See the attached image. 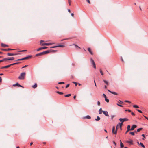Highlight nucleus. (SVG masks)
Masks as SVG:
<instances>
[{
    "label": "nucleus",
    "mask_w": 148,
    "mask_h": 148,
    "mask_svg": "<svg viewBox=\"0 0 148 148\" xmlns=\"http://www.w3.org/2000/svg\"><path fill=\"white\" fill-rule=\"evenodd\" d=\"M18 63H18V62H16V63H13V64H11V66H12L14 65L17 64Z\"/></svg>",
    "instance_id": "obj_37"
},
{
    "label": "nucleus",
    "mask_w": 148,
    "mask_h": 148,
    "mask_svg": "<svg viewBox=\"0 0 148 148\" xmlns=\"http://www.w3.org/2000/svg\"><path fill=\"white\" fill-rule=\"evenodd\" d=\"M14 49H10V48H8V49H3V50L5 51H8L10 50H14Z\"/></svg>",
    "instance_id": "obj_15"
},
{
    "label": "nucleus",
    "mask_w": 148,
    "mask_h": 148,
    "mask_svg": "<svg viewBox=\"0 0 148 148\" xmlns=\"http://www.w3.org/2000/svg\"><path fill=\"white\" fill-rule=\"evenodd\" d=\"M43 42H44V41H43L42 40H41L40 42V44L41 45H42V44H43V43H42Z\"/></svg>",
    "instance_id": "obj_47"
},
{
    "label": "nucleus",
    "mask_w": 148,
    "mask_h": 148,
    "mask_svg": "<svg viewBox=\"0 0 148 148\" xmlns=\"http://www.w3.org/2000/svg\"><path fill=\"white\" fill-rule=\"evenodd\" d=\"M68 11L69 12H70L71 11L70 9H68Z\"/></svg>",
    "instance_id": "obj_64"
},
{
    "label": "nucleus",
    "mask_w": 148,
    "mask_h": 148,
    "mask_svg": "<svg viewBox=\"0 0 148 148\" xmlns=\"http://www.w3.org/2000/svg\"><path fill=\"white\" fill-rule=\"evenodd\" d=\"M37 84L36 83H35L34 85L32 86V87L34 88H35L37 87Z\"/></svg>",
    "instance_id": "obj_24"
},
{
    "label": "nucleus",
    "mask_w": 148,
    "mask_h": 148,
    "mask_svg": "<svg viewBox=\"0 0 148 148\" xmlns=\"http://www.w3.org/2000/svg\"><path fill=\"white\" fill-rule=\"evenodd\" d=\"M136 110H137V111H138L139 112H140V113H142V111L140 110H139V109H136Z\"/></svg>",
    "instance_id": "obj_42"
},
{
    "label": "nucleus",
    "mask_w": 148,
    "mask_h": 148,
    "mask_svg": "<svg viewBox=\"0 0 148 148\" xmlns=\"http://www.w3.org/2000/svg\"><path fill=\"white\" fill-rule=\"evenodd\" d=\"M125 102L128 103H130L131 102L130 101H129L127 100H125L124 101Z\"/></svg>",
    "instance_id": "obj_45"
},
{
    "label": "nucleus",
    "mask_w": 148,
    "mask_h": 148,
    "mask_svg": "<svg viewBox=\"0 0 148 148\" xmlns=\"http://www.w3.org/2000/svg\"><path fill=\"white\" fill-rule=\"evenodd\" d=\"M73 83L74 84H75V85L76 86H77V82H73Z\"/></svg>",
    "instance_id": "obj_46"
},
{
    "label": "nucleus",
    "mask_w": 148,
    "mask_h": 148,
    "mask_svg": "<svg viewBox=\"0 0 148 148\" xmlns=\"http://www.w3.org/2000/svg\"><path fill=\"white\" fill-rule=\"evenodd\" d=\"M115 127L113 126L112 127V132L113 134H116L117 133L116 130H115Z\"/></svg>",
    "instance_id": "obj_6"
},
{
    "label": "nucleus",
    "mask_w": 148,
    "mask_h": 148,
    "mask_svg": "<svg viewBox=\"0 0 148 148\" xmlns=\"http://www.w3.org/2000/svg\"><path fill=\"white\" fill-rule=\"evenodd\" d=\"M2 60H3V62H5L6 61H7V58H3L2 59Z\"/></svg>",
    "instance_id": "obj_30"
},
{
    "label": "nucleus",
    "mask_w": 148,
    "mask_h": 148,
    "mask_svg": "<svg viewBox=\"0 0 148 148\" xmlns=\"http://www.w3.org/2000/svg\"><path fill=\"white\" fill-rule=\"evenodd\" d=\"M113 143L114 144L115 146H116V143H115V142L114 141H113Z\"/></svg>",
    "instance_id": "obj_44"
},
{
    "label": "nucleus",
    "mask_w": 148,
    "mask_h": 148,
    "mask_svg": "<svg viewBox=\"0 0 148 148\" xmlns=\"http://www.w3.org/2000/svg\"><path fill=\"white\" fill-rule=\"evenodd\" d=\"M103 82H104V83L107 85H108V81H107L106 80H103Z\"/></svg>",
    "instance_id": "obj_28"
},
{
    "label": "nucleus",
    "mask_w": 148,
    "mask_h": 148,
    "mask_svg": "<svg viewBox=\"0 0 148 148\" xmlns=\"http://www.w3.org/2000/svg\"><path fill=\"white\" fill-rule=\"evenodd\" d=\"M133 107L135 108H138L139 107L137 105H135L133 106Z\"/></svg>",
    "instance_id": "obj_31"
},
{
    "label": "nucleus",
    "mask_w": 148,
    "mask_h": 148,
    "mask_svg": "<svg viewBox=\"0 0 148 148\" xmlns=\"http://www.w3.org/2000/svg\"><path fill=\"white\" fill-rule=\"evenodd\" d=\"M2 79L1 77H0V82L2 81Z\"/></svg>",
    "instance_id": "obj_59"
},
{
    "label": "nucleus",
    "mask_w": 148,
    "mask_h": 148,
    "mask_svg": "<svg viewBox=\"0 0 148 148\" xmlns=\"http://www.w3.org/2000/svg\"><path fill=\"white\" fill-rule=\"evenodd\" d=\"M119 120L122 123L123 122H124L128 120V119L126 118L123 119L121 118L119 119Z\"/></svg>",
    "instance_id": "obj_5"
},
{
    "label": "nucleus",
    "mask_w": 148,
    "mask_h": 148,
    "mask_svg": "<svg viewBox=\"0 0 148 148\" xmlns=\"http://www.w3.org/2000/svg\"><path fill=\"white\" fill-rule=\"evenodd\" d=\"M124 145L123 144L121 143H120V147L121 148H123L124 147Z\"/></svg>",
    "instance_id": "obj_32"
},
{
    "label": "nucleus",
    "mask_w": 148,
    "mask_h": 148,
    "mask_svg": "<svg viewBox=\"0 0 148 148\" xmlns=\"http://www.w3.org/2000/svg\"><path fill=\"white\" fill-rule=\"evenodd\" d=\"M51 43H44L42 44V45L44 46V45H51Z\"/></svg>",
    "instance_id": "obj_20"
},
{
    "label": "nucleus",
    "mask_w": 148,
    "mask_h": 148,
    "mask_svg": "<svg viewBox=\"0 0 148 148\" xmlns=\"http://www.w3.org/2000/svg\"><path fill=\"white\" fill-rule=\"evenodd\" d=\"M130 134L133 136H134L135 135L134 132H131L130 133Z\"/></svg>",
    "instance_id": "obj_34"
},
{
    "label": "nucleus",
    "mask_w": 148,
    "mask_h": 148,
    "mask_svg": "<svg viewBox=\"0 0 148 148\" xmlns=\"http://www.w3.org/2000/svg\"><path fill=\"white\" fill-rule=\"evenodd\" d=\"M104 88L105 89H106L107 88V86L106 85H105L104 86Z\"/></svg>",
    "instance_id": "obj_58"
},
{
    "label": "nucleus",
    "mask_w": 148,
    "mask_h": 148,
    "mask_svg": "<svg viewBox=\"0 0 148 148\" xmlns=\"http://www.w3.org/2000/svg\"><path fill=\"white\" fill-rule=\"evenodd\" d=\"M64 84V82H59L58 83V84Z\"/></svg>",
    "instance_id": "obj_41"
},
{
    "label": "nucleus",
    "mask_w": 148,
    "mask_h": 148,
    "mask_svg": "<svg viewBox=\"0 0 148 148\" xmlns=\"http://www.w3.org/2000/svg\"><path fill=\"white\" fill-rule=\"evenodd\" d=\"M117 104L119 106L121 107H123V106L119 104L118 103H117Z\"/></svg>",
    "instance_id": "obj_51"
},
{
    "label": "nucleus",
    "mask_w": 148,
    "mask_h": 148,
    "mask_svg": "<svg viewBox=\"0 0 148 148\" xmlns=\"http://www.w3.org/2000/svg\"><path fill=\"white\" fill-rule=\"evenodd\" d=\"M100 119V118L99 117L97 116V118L95 119L96 121H99Z\"/></svg>",
    "instance_id": "obj_29"
},
{
    "label": "nucleus",
    "mask_w": 148,
    "mask_h": 148,
    "mask_svg": "<svg viewBox=\"0 0 148 148\" xmlns=\"http://www.w3.org/2000/svg\"><path fill=\"white\" fill-rule=\"evenodd\" d=\"M88 51H89L91 55H92L93 54V53H92V52L91 51V49H90V48H88Z\"/></svg>",
    "instance_id": "obj_21"
},
{
    "label": "nucleus",
    "mask_w": 148,
    "mask_h": 148,
    "mask_svg": "<svg viewBox=\"0 0 148 148\" xmlns=\"http://www.w3.org/2000/svg\"><path fill=\"white\" fill-rule=\"evenodd\" d=\"M25 75L26 73L25 72H23L20 74V76L18 77V78L20 80H23L25 78Z\"/></svg>",
    "instance_id": "obj_2"
},
{
    "label": "nucleus",
    "mask_w": 148,
    "mask_h": 148,
    "mask_svg": "<svg viewBox=\"0 0 148 148\" xmlns=\"http://www.w3.org/2000/svg\"><path fill=\"white\" fill-rule=\"evenodd\" d=\"M51 51V50H47L45 51H44L43 52H41L40 53H39L37 54L36 55V56H41L42 55H45L46 54H47L49 53L50 51Z\"/></svg>",
    "instance_id": "obj_1"
},
{
    "label": "nucleus",
    "mask_w": 148,
    "mask_h": 148,
    "mask_svg": "<svg viewBox=\"0 0 148 148\" xmlns=\"http://www.w3.org/2000/svg\"><path fill=\"white\" fill-rule=\"evenodd\" d=\"M11 66V64H10L8 65L5 66H3L1 67V69L7 68H8L10 67Z\"/></svg>",
    "instance_id": "obj_14"
},
{
    "label": "nucleus",
    "mask_w": 148,
    "mask_h": 148,
    "mask_svg": "<svg viewBox=\"0 0 148 148\" xmlns=\"http://www.w3.org/2000/svg\"><path fill=\"white\" fill-rule=\"evenodd\" d=\"M71 95V94H68L64 96L65 97H69V96H70Z\"/></svg>",
    "instance_id": "obj_33"
},
{
    "label": "nucleus",
    "mask_w": 148,
    "mask_h": 148,
    "mask_svg": "<svg viewBox=\"0 0 148 148\" xmlns=\"http://www.w3.org/2000/svg\"><path fill=\"white\" fill-rule=\"evenodd\" d=\"M97 105L98 106H100V103L99 101H97Z\"/></svg>",
    "instance_id": "obj_48"
},
{
    "label": "nucleus",
    "mask_w": 148,
    "mask_h": 148,
    "mask_svg": "<svg viewBox=\"0 0 148 148\" xmlns=\"http://www.w3.org/2000/svg\"><path fill=\"white\" fill-rule=\"evenodd\" d=\"M130 125H128L127 126V130H128V131H130L131 130H130Z\"/></svg>",
    "instance_id": "obj_25"
},
{
    "label": "nucleus",
    "mask_w": 148,
    "mask_h": 148,
    "mask_svg": "<svg viewBox=\"0 0 148 148\" xmlns=\"http://www.w3.org/2000/svg\"><path fill=\"white\" fill-rule=\"evenodd\" d=\"M47 47H41L38 48V49H37V51H39L42 49H47Z\"/></svg>",
    "instance_id": "obj_8"
},
{
    "label": "nucleus",
    "mask_w": 148,
    "mask_h": 148,
    "mask_svg": "<svg viewBox=\"0 0 148 148\" xmlns=\"http://www.w3.org/2000/svg\"><path fill=\"white\" fill-rule=\"evenodd\" d=\"M118 126H119V125H116V131L117 130V129H118Z\"/></svg>",
    "instance_id": "obj_54"
},
{
    "label": "nucleus",
    "mask_w": 148,
    "mask_h": 148,
    "mask_svg": "<svg viewBox=\"0 0 148 148\" xmlns=\"http://www.w3.org/2000/svg\"><path fill=\"white\" fill-rule=\"evenodd\" d=\"M91 117L89 115L86 116H85L84 117V119L86 118V119H91Z\"/></svg>",
    "instance_id": "obj_22"
},
{
    "label": "nucleus",
    "mask_w": 148,
    "mask_h": 148,
    "mask_svg": "<svg viewBox=\"0 0 148 148\" xmlns=\"http://www.w3.org/2000/svg\"><path fill=\"white\" fill-rule=\"evenodd\" d=\"M100 73L101 74V75H103V71H102V70L101 69L100 70Z\"/></svg>",
    "instance_id": "obj_40"
},
{
    "label": "nucleus",
    "mask_w": 148,
    "mask_h": 148,
    "mask_svg": "<svg viewBox=\"0 0 148 148\" xmlns=\"http://www.w3.org/2000/svg\"><path fill=\"white\" fill-rule=\"evenodd\" d=\"M87 0V1L89 3V4H90V0Z\"/></svg>",
    "instance_id": "obj_57"
},
{
    "label": "nucleus",
    "mask_w": 148,
    "mask_h": 148,
    "mask_svg": "<svg viewBox=\"0 0 148 148\" xmlns=\"http://www.w3.org/2000/svg\"><path fill=\"white\" fill-rule=\"evenodd\" d=\"M69 84H67L66 86V88H67L68 87H69Z\"/></svg>",
    "instance_id": "obj_50"
},
{
    "label": "nucleus",
    "mask_w": 148,
    "mask_h": 148,
    "mask_svg": "<svg viewBox=\"0 0 148 148\" xmlns=\"http://www.w3.org/2000/svg\"><path fill=\"white\" fill-rule=\"evenodd\" d=\"M69 4L70 5H71V0L69 1Z\"/></svg>",
    "instance_id": "obj_43"
},
{
    "label": "nucleus",
    "mask_w": 148,
    "mask_h": 148,
    "mask_svg": "<svg viewBox=\"0 0 148 148\" xmlns=\"http://www.w3.org/2000/svg\"><path fill=\"white\" fill-rule=\"evenodd\" d=\"M105 100L107 103H108L109 102V100L108 99H107V98H105Z\"/></svg>",
    "instance_id": "obj_38"
},
{
    "label": "nucleus",
    "mask_w": 148,
    "mask_h": 148,
    "mask_svg": "<svg viewBox=\"0 0 148 148\" xmlns=\"http://www.w3.org/2000/svg\"><path fill=\"white\" fill-rule=\"evenodd\" d=\"M123 102L122 101H121L119 100V101H118V103H122Z\"/></svg>",
    "instance_id": "obj_55"
},
{
    "label": "nucleus",
    "mask_w": 148,
    "mask_h": 148,
    "mask_svg": "<svg viewBox=\"0 0 148 148\" xmlns=\"http://www.w3.org/2000/svg\"><path fill=\"white\" fill-rule=\"evenodd\" d=\"M137 127V126L136 125H133L132 127H131V128L130 130H134V129L136 128Z\"/></svg>",
    "instance_id": "obj_11"
},
{
    "label": "nucleus",
    "mask_w": 148,
    "mask_h": 148,
    "mask_svg": "<svg viewBox=\"0 0 148 148\" xmlns=\"http://www.w3.org/2000/svg\"><path fill=\"white\" fill-rule=\"evenodd\" d=\"M74 14L73 13H72L71 14V15L72 16H74Z\"/></svg>",
    "instance_id": "obj_61"
},
{
    "label": "nucleus",
    "mask_w": 148,
    "mask_h": 148,
    "mask_svg": "<svg viewBox=\"0 0 148 148\" xmlns=\"http://www.w3.org/2000/svg\"><path fill=\"white\" fill-rule=\"evenodd\" d=\"M131 114L133 116H134L135 114L134 113H133V112H131Z\"/></svg>",
    "instance_id": "obj_53"
},
{
    "label": "nucleus",
    "mask_w": 148,
    "mask_h": 148,
    "mask_svg": "<svg viewBox=\"0 0 148 148\" xmlns=\"http://www.w3.org/2000/svg\"><path fill=\"white\" fill-rule=\"evenodd\" d=\"M7 58V60H13L14 59V57H8V58Z\"/></svg>",
    "instance_id": "obj_17"
},
{
    "label": "nucleus",
    "mask_w": 148,
    "mask_h": 148,
    "mask_svg": "<svg viewBox=\"0 0 148 148\" xmlns=\"http://www.w3.org/2000/svg\"><path fill=\"white\" fill-rule=\"evenodd\" d=\"M1 47H8V45H6L5 44L3 43H1Z\"/></svg>",
    "instance_id": "obj_18"
},
{
    "label": "nucleus",
    "mask_w": 148,
    "mask_h": 148,
    "mask_svg": "<svg viewBox=\"0 0 148 148\" xmlns=\"http://www.w3.org/2000/svg\"><path fill=\"white\" fill-rule=\"evenodd\" d=\"M56 92L57 93H58L60 95H62L63 94V92H60L59 91H56Z\"/></svg>",
    "instance_id": "obj_27"
},
{
    "label": "nucleus",
    "mask_w": 148,
    "mask_h": 148,
    "mask_svg": "<svg viewBox=\"0 0 148 148\" xmlns=\"http://www.w3.org/2000/svg\"><path fill=\"white\" fill-rule=\"evenodd\" d=\"M32 144H33V143H32V142H31V143H30V145L31 146V145H32Z\"/></svg>",
    "instance_id": "obj_63"
},
{
    "label": "nucleus",
    "mask_w": 148,
    "mask_h": 148,
    "mask_svg": "<svg viewBox=\"0 0 148 148\" xmlns=\"http://www.w3.org/2000/svg\"><path fill=\"white\" fill-rule=\"evenodd\" d=\"M64 47V45H58L56 46H54L53 47H51V48L57 47Z\"/></svg>",
    "instance_id": "obj_12"
},
{
    "label": "nucleus",
    "mask_w": 148,
    "mask_h": 148,
    "mask_svg": "<svg viewBox=\"0 0 148 148\" xmlns=\"http://www.w3.org/2000/svg\"><path fill=\"white\" fill-rule=\"evenodd\" d=\"M75 45V47H78L79 48H80V47H79L77 45Z\"/></svg>",
    "instance_id": "obj_49"
},
{
    "label": "nucleus",
    "mask_w": 148,
    "mask_h": 148,
    "mask_svg": "<svg viewBox=\"0 0 148 148\" xmlns=\"http://www.w3.org/2000/svg\"><path fill=\"white\" fill-rule=\"evenodd\" d=\"M103 95L104 98H106V95L104 94H103Z\"/></svg>",
    "instance_id": "obj_52"
},
{
    "label": "nucleus",
    "mask_w": 148,
    "mask_h": 148,
    "mask_svg": "<svg viewBox=\"0 0 148 148\" xmlns=\"http://www.w3.org/2000/svg\"><path fill=\"white\" fill-rule=\"evenodd\" d=\"M17 86L18 87H22L23 88H24V87L23 86H22L21 85L19 84L18 83H17V82L16 83V84H14L13 85V86Z\"/></svg>",
    "instance_id": "obj_10"
},
{
    "label": "nucleus",
    "mask_w": 148,
    "mask_h": 148,
    "mask_svg": "<svg viewBox=\"0 0 148 148\" xmlns=\"http://www.w3.org/2000/svg\"><path fill=\"white\" fill-rule=\"evenodd\" d=\"M73 98L74 99H75V98H76V96L75 95H74L73 97Z\"/></svg>",
    "instance_id": "obj_62"
},
{
    "label": "nucleus",
    "mask_w": 148,
    "mask_h": 148,
    "mask_svg": "<svg viewBox=\"0 0 148 148\" xmlns=\"http://www.w3.org/2000/svg\"><path fill=\"white\" fill-rule=\"evenodd\" d=\"M90 61L91 62V63L92 64L93 67L95 69H96V66L94 62V60L92 59V58H90Z\"/></svg>",
    "instance_id": "obj_4"
},
{
    "label": "nucleus",
    "mask_w": 148,
    "mask_h": 148,
    "mask_svg": "<svg viewBox=\"0 0 148 148\" xmlns=\"http://www.w3.org/2000/svg\"><path fill=\"white\" fill-rule=\"evenodd\" d=\"M121 130H122V126L123 125V123L121 122V123H119L118 124Z\"/></svg>",
    "instance_id": "obj_16"
},
{
    "label": "nucleus",
    "mask_w": 148,
    "mask_h": 148,
    "mask_svg": "<svg viewBox=\"0 0 148 148\" xmlns=\"http://www.w3.org/2000/svg\"><path fill=\"white\" fill-rule=\"evenodd\" d=\"M126 143L129 144V145H132L133 144V142L132 140H130V141H127Z\"/></svg>",
    "instance_id": "obj_7"
},
{
    "label": "nucleus",
    "mask_w": 148,
    "mask_h": 148,
    "mask_svg": "<svg viewBox=\"0 0 148 148\" xmlns=\"http://www.w3.org/2000/svg\"><path fill=\"white\" fill-rule=\"evenodd\" d=\"M17 55V53H8L7 54V55L8 56H14Z\"/></svg>",
    "instance_id": "obj_13"
},
{
    "label": "nucleus",
    "mask_w": 148,
    "mask_h": 148,
    "mask_svg": "<svg viewBox=\"0 0 148 148\" xmlns=\"http://www.w3.org/2000/svg\"><path fill=\"white\" fill-rule=\"evenodd\" d=\"M142 136L144 138H145V135L144 134H143L142 135Z\"/></svg>",
    "instance_id": "obj_56"
},
{
    "label": "nucleus",
    "mask_w": 148,
    "mask_h": 148,
    "mask_svg": "<svg viewBox=\"0 0 148 148\" xmlns=\"http://www.w3.org/2000/svg\"><path fill=\"white\" fill-rule=\"evenodd\" d=\"M128 111L129 112H131V110H130V109H128Z\"/></svg>",
    "instance_id": "obj_60"
},
{
    "label": "nucleus",
    "mask_w": 148,
    "mask_h": 148,
    "mask_svg": "<svg viewBox=\"0 0 148 148\" xmlns=\"http://www.w3.org/2000/svg\"><path fill=\"white\" fill-rule=\"evenodd\" d=\"M140 145L143 148H145V147L144 145L143 144V143L141 142L140 143Z\"/></svg>",
    "instance_id": "obj_26"
},
{
    "label": "nucleus",
    "mask_w": 148,
    "mask_h": 148,
    "mask_svg": "<svg viewBox=\"0 0 148 148\" xmlns=\"http://www.w3.org/2000/svg\"><path fill=\"white\" fill-rule=\"evenodd\" d=\"M102 112L106 116H109L108 112L107 111H103Z\"/></svg>",
    "instance_id": "obj_9"
},
{
    "label": "nucleus",
    "mask_w": 148,
    "mask_h": 148,
    "mask_svg": "<svg viewBox=\"0 0 148 148\" xmlns=\"http://www.w3.org/2000/svg\"><path fill=\"white\" fill-rule=\"evenodd\" d=\"M108 91L109 92H110V93L112 94H113L114 95H117V93L116 92H112V91H110V90H108Z\"/></svg>",
    "instance_id": "obj_19"
},
{
    "label": "nucleus",
    "mask_w": 148,
    "mask_h": 148,
    "mask_svg": "<svg viewBox=\"0 0 148 148\" xmlns=\"http://www.w3.org/2000/svg\"><path fill=\"white\" fill-rule=\"evenodd\" d=\"M142 128H139L137 130V132H140V130H142Z\"/></svg>",
    "instance_id": "obj_36"
},
{
    "label": "nucleus",
    "mask_w": 148,
    "mask_h": 148,
    "mask_svg": "<svg viewBox=\"0 0 148 148\" xmlns=\"http://www.w3.org/2000/svg\"><path fill=\"white\" fill-rule=\"evenodd\" d=\"M27 50H20L19 51V52H23L27 51Z\"/></svg>",
    "instance_id": "obj_35"
},
{
    "label": "nucleus",
    "mask_w": 148,
    "mask_h": 148,
    "mask_svg": "<svg viewBox=\"0 0 148 148\" xmlns=\"http://www.w3.org/2000/svg\"><path fill=\"white\" fill-rule=\"evenodd\" d=\"M102 110L101 108H100L99 111V114H102Z\"/></svg>",
    "instance_id": "obj_23"
},
{
    "label": "nucleus",
    "mask_w": 148,
    "mask_h": 148,
    "mask_svg": "<svg viewBox=\"0 0 148 148\" xmlns=\"http://www.w3.org/2000/svg\"><path fill=\"white\" fill-rule=\"evenodd\" d=\"M32 57V55H28L26 57H24L23 58L16 60H15V61H19L23 60H25L28 59H29L31 58Z\"/></svg>",
    "instance_id": "obj_3"
},
{
    "label": "nucleus",
    "mask_w": 148,
    "mask_h": 148,
    "mask_svg": "<svg viewBox=\"0 0 148 148\" xmlns=\"http://www.w3.org/2000/svg\"><path fill=\"white\" fill-rule=\"evenodd\" d=\"M115 116V115H111V119H112Z\"/></svg>",
    "instance_id": "obj_39"
}]
</instances>
